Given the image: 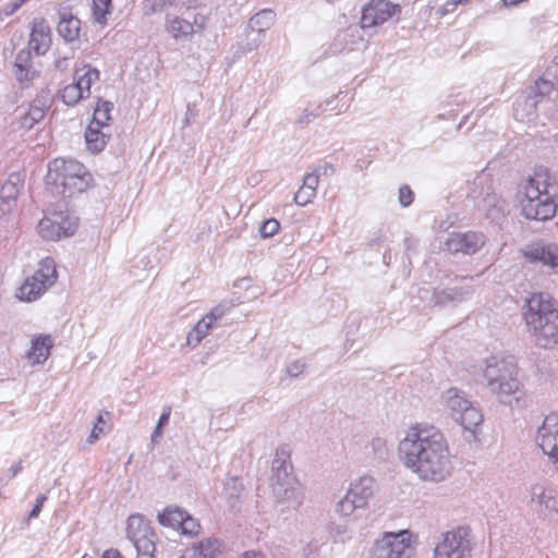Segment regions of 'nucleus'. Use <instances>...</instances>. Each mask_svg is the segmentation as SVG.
Instances as JSON below:
<instances>
[{
    "instance_id": "3",
    "label": "nucleus",
    "mask_w": 558,
    "mask_h": 558,
    "mask_svg": "<svg viewBox=\"0 0 558 558\" xmlns=\"http://www.w3.org/2000/svg\"><path fill=\"white\" fill-rule=\"evenodd\" d=\"M524 318L538 347L551 349L558 344V310L547 295L533 294L526 303Z\"/></svg>"
},
{
    "instance_id": "22",
    "label": "nucleus",
    "mask_w": 558,
    "mask_h": 558,
    "mask_svg": "<svg viewBox=\"0 0 558 558\" xmlns=\"http://www.w3.org/2000/svg\"><path fill=\"white\" fill-rule=\"evenodd\" d=\"M471 286L445 288L433 292L432 302L435 305H447L449 303H460L466 300L473 293Z\"/></svg>"
},
{
    "instance_id": "36",
    "label": "nucleus",
    "mask_w": 558,
    "mask_h": 558,
    "mask_svg": "<svg viewBox=\"0 0 558 558\" xmlns=\"http://www.w3.org/2000/svg\"><path fill=\"white\" fill-rule=\"evenodd\" d=\"M213 325L205 317H203L194 328L187 333L186 345L195 348L208 335Z\"/></svg>"
},
{
    "instance_id": "10",
    "label": "nucleus",
    "mask_w": 558,
    "mask_h": 558,
    "mask_svg": "<svg viewBox=\"0 0 558 558\" xmlns=\"http://www.w3.org/2000/svg\"><path fill=\"white\" fill-rule=\"evenodd\" d=\"M76 229L77 218L62 211L45 216L37 226L40 236L47 240L71 236Z\"/></svg>"
},
{
    "instance_id": "8",
    "label": "nucleus",
    "mask_w": 558,
    "mask_h": 558,
    "mask_svg": "<svg viewBox=\"0 0 558 558\" xmlns=\"http://www.w3.org/2000/svg\"><path fill=\"white\" fill-rule=\"evenodd\" d=\"M410 533L387 532L369 549L368 558H411Z\"/></svg>"
},
{
    "instance_id": "60",
    "label": "nucleus",
    "mask_w": 558,
    "mask_h": 558,
    "mask_svg": "<svg viewBox=\"0 0 558 558\" xmlns=\"http://www.w3.org/2000/svg\"><path fill=\"white\" fill-rule=\"evenodd\" d=\"M241 558H266V557L259 551L250 550V551H245L241 556Z\"/></svg>"
},
{
    "instance_id": "39",
    "label": "nucleus",
    "mask_w": 558,
    "mask_h": 558,
    "mask_svg": "<svg viewBox=\"0 0 558 558\" xmlns=\"http://www.w3.org/2000/svg\"><path fill=\"white\" fill-rule=\"evenodd\" d=\"M181 0H144L143 10L145 14L166 12L171 8H177Z\"/></svg>"
},
{
    "instance_id": "26",
    "label": "nucleus",
    "mask_w": 558,
    "mask_h": 558,
    "mask_svg": "<svg viewBox=\"0 0 558 558\" xmlns=\"http://www.w3.org/2000/svg\"><path fill=\"white\" fill-rule=\"evenodd\" d=\"M46 114V106L40 99H35L26 111L20 113L19 120L21 128L31 130L36 123L41 121Z\"/></svg>"
},
{
    "instance_id": "18",
    "label": "nucleus",
    "mask_w": 558,
    "mask_h": 558,
    "mask_svg": "<svg viewBox=\"0 0 558 558\" xmlns=\"http://www.w3.org/2000/svg\"><path fill=\"white\" fill-rule=\"evenodd\" d=\"M51 45V29L44 19H35L28 40V49L37 56H44Z\"/></svg>"
},
{
    "instance_id": "59",
    "label": "nucleus",
    "mask_w": 558,
    "mask_h": 558,
    "mask_svg": "<svg viewBox=\"0 0 558 558\" xmlns=\"http://www.w3.org/2000/svg\"><path fill=\"white\" fill-rule=\"evenodd\" d=\"M162 428L163 427H159V425H156V427L151 434V437H150L151 442L156 444L159 441V438H161V436H162Z\"/></svg>"
},
{
    "instance_id": "63",
    "label": "nucleus",
    "mask_w": 558,
    "mask_h": 558,
    "mask_svg": "<svg viewBox=\"0 0 558 558\" xmlns=\"http://www.w3.org/2000/svg\"><path fill=\"white\" fill-rule=\"evenodd\" d=\"M469 0H450L449 1V4L452 7V8H456L458 4L460 3H464V2H468Z\"/></svg>"
},
{
    "instance_id": "48",
    "label": "nucleus",
    "mask_w": 558,
    "mask_h": 558,
    "mask_svg": "<svg viewBox=\"0 0 558 558\" xmlns=\"http://www.w3.org/2000/svg\"><path fill=\"white\" fill-rule=\"evenodd\" d=\"M399 202L402 206H409L413 202V192L408 185H403L399 190Z\"/></svg>"
},
{
    "instance_id": "53",
    "label": "nucleus",
    "mask_w": 558,
    "mask_h": 558,
    "mask_svg": "<svg viewBox=\"0 0 558 558\" xmlns=\"http://www.w3.org/2000/svg\"><path fill=\"white\" fill-rule=\"evenodd\" d=\"M331 534L333 537H337L339 541L343 542L345 537H348L347 526L338 524L331 527Z\"/></svg>"
},
{
    "instance_id": "25",
    "label": "nucleus",
    "mask_w": 558,
    "mask_h": 558,
    "mask_svg": "<svg viewBox=\"0 0 558 558\" xmlns=\"http://www.w3.org/2000/svg\"><path fill=\"white\" fill-rule=\"evenodd\" d=\"M374 478L364 475L352 481L347 492L350 494V496L361 501L363 506L367 507L369 499L374 495Z\"/></svg>"
},
{
    "instance_id": "51",
    "label": "nucleus",
    "mask_w": 558,
    "mask_h": 558,
    "mask_svg": "<svg viewBox=\"0 0 558 558\" xmlns=\"http://www.w3.org/2000/svg\"><path fill=\"white\" fill-rule=\"evenodd\" d=\"M318 542H311L303 548V555L305 558H316L315 555L318 551Z\"/></svg>"
},
{
    "instance_id": "64",
    "label": "nucleus",
    "mask_w": 558,
    "mask_h": 558,
    "mask_svg": "<svg viewBox=\"0 0 558 558\" xmlns=\"http://www.w3.org/2000/svg\"><path fill=\"white\" fill-rule=\"evenodd\" d=\"M82 558H93V557L85 554Z\"/></svg>"
},
{
    "instance_id": "1",
    "label": "nucleus",
    "mask_w": 558,
    "mask_h": 558,
    "mask_svg": "<svg viewBox=\"0 0 558 558\" xmlns=\"http://www.w3.org/2000/svg\"><path fill=\"white\" fill-rule=\"evenodd\" d=\"M399 453L404 466L422 482L439 484L454 469L448 440L433 425L410 427L399 444Z\"/></svg>"
},
{
    "instance_id": "44",
    "label": "nucleus",
    "mask_w": 558,
    "mask_h": 558,
    "mask_svg": "<svg viewBox=\"0 0 558 558\" xmlns=\"http://www.w3.org/2000/svg\"><path fill=\"white\" fill-rule=\"evenodd\" d=\"M231 305L220 303L215 306L207 315L204 317L210 322L211 325L215 324L216 320L220 319L225 316V314L230 310Z\"/></svg>"
},
{
    "instance_id": "46",
    "label": "nucleus",
    "mask_w": 558,
    "mask_h": 558,
    "mask_svg": "<svg viewBox=\"0 0 558 558\" xmlns=\"http://www.w3.org/2000/svg\"><path fill=\"white\" fill-rule=\"evenodd\" d=\"M279 230V222L276 219H268L264 221L260 227V234L263 238H269L276 234Z\"/></svg>"
},
{
    "instance_id": "58",
    "label": "nucleus",
    "mask_w": 558,
    "mask_h": 558,
    "mask_svg": "<svg viewBox=\"0 0 558 558\" xmlns=\"http://www.w3.org/2000/svg\"><path fill=\"white\" fill-rule=\"evenodd\" d=\"M101 558H124L118 549L110 548L102 553Z\"/></svg>"
},
{
    "instance_id": "24",
    "label": "nucleus",
    "mask_w": 558,
    "mask_h": 558,
    "mask_svg": "<svg viewBox=\"0 0 558 558\" xmlns=\"http://www.w3.org/2000/svg\"><path fill=\"white\" fill-rule=\"evenodd\" d=\"M14 70L16 80L22 84H28L38 75V72L33 68L32 64L31 49H22L16 54Z\"/></svg>"
},
{
    "instance_id": "23",
    "label": "nucleus",
    "mask_w": 558,
    "mask_h": 558,
    "mask_svg": "<svg viewBox=\"0 0 558 558\" xmlns=\"http://www.w3.org/2000/svg\"><path fill=\"white\" fill-rule=\"evenodd\" d=\"M53 347V340L50 335H39L32 341L29 351L26 359L29 364L36 365L44 363L50 355V350Z\"/></svg>"
},
{
    "instance_id": "9",
    "label": "nucleus",
    "mask_w": 558,
    "mask_h": 558,
    "mask_svg": "<svg viewBox=\"0 0 558 558\" xmlns=\"http://www.w3.org/2000/svg\"><path fill=\"white\" fill-rule=\"evenodd\" d=\"M484 181V177H477L474 184L476 186H483ZM471 196L475 201L476 208L494 222H499L508 213L507 202L497 195L489 186H487L485 191L484 187H482L481 192L473 190Z\"/></svg>"
},
{
    "instance_id": "52",
    "label": "nucleus",
    "mask_w": 558,
    "mask_h": 558,
    "mask_svg": "<svg viewBox=\"0 0 558 558\" xmlns=\"http://www.w3.org/2000/svg\"><path fill=\"white\" fill-rule=\"evenodd\" d=\"M21 7L22 3L19 0H14L2 8L1 13L5 16H10L14 14Z\"/></svg>"
},
{
    "instance_id": "4",
    "label": "nucleus",
    "mask_w": 558,
    "mask_h": 558,
    "mask_svg": "<svg viewBox=\"0 0 558 558\" xmlns=\"http://www.w3.org/2000/svg\"><path fill=\"white\" fill-rule=\"evenodd\" d=\"M47 182L56 185L63 197H72L87 190L92 180L83 163L57 158L49 165Z\"/></svg>"
},
{
    "instance_id": "21",
    "label": "nucleus",
    "mask_w": 558,
    "mask_h": 558,
    "mask_svg": "<svg viewBox=\"0 0 558 558\" xmlns=\"http://www.w3.org/2000/svg\"><path fill=\"white\" fill-rule=\"evenodd\" d=\"M222 551L223 544L219 539L208 538L186 548L180 558H220Z\"/></svg>"
},
{
    "instance_id": "20",
    "label": "nucleus",
    "mask_w": 558,
    "mask_h": 558,
    "mask_svg": "<svg viewBox=\"0 0 558 558\" xmlns=\"http://www.w3.org/2000/svg\"><path fill=\"white\" fill-rule=\"evenodd\" d=\"M272 496L282 512L296 510L303 502V494L298 483L287 487H277V490H272Z\"/></svg>"
},
{
    "instance_id": "55",
    "label": "nucleus",
    "mask_w": 558,
    "mask_h": 558,
    "mask_svg": "<svg viewBox=\"0 0 558 558\" xmlns=\"http://www.w3.org/2000/svg\"><path fill=\"white\" fill-rule=\"evenodd\" d=\"M170 415H171V407H166L163 409L161 415L159 416L157 425H159V427H165L169 423Z\"/></svg>"
},
{
    "instance_id": "47",
    "label": "nucleus",
    "mask_w": 558,
    "mask_h": 558,
    "mask_svg": "<svg viewBox=\"0 0 558 558\" xmlns=\"http://www.w3.org/2000/svg\"><path fill=\"white\" fill-rule=\"evenodd\" d=\"M319 182V175L316 172L307 173L303 179V185L307 191H312L316 195V190Z\"/></svg>"
},
{
    "instance_id": "2",
    "label": "nucleus",
    "mask_w": 558,
    "mask_h": 558,
    "mask_svg": "<svg viewBox=\"0 0 558 558\" xmlns=\"http://www.w3.org/2000/svg\"><path fill=\"white\" fill-rule=\"evenodd\" d=\"M521 214L530 220H550L558 207V182L547 168H537L521 187Z\"/></svg>"
},
{
    "instance_id": "29",
    "label": "nucleus",
    "mask_w": 558,
    "mask_h": 558,
    "mask_svg": "<svg viewBox=\"0 0 558 558\" xmlns=\"http://www.w3.org/2000/svg\"><path fill=\"white\" fill-rule=\"evenodd\" d=\"M109 138V134H107L102 128L90 126L88 125L85 132V141L86 146L89 151L97 154L101 151Z\"/></svg>"
},
{
    "instance_id": "11",
    "label": "nucleus",
    "mask_w": 558,
    "mask_h": 558,
    "mask_svg": "<svg viewBox=\"0 0 558 558\" xmlns=\"http://www.w3.org/2000/svg\"><path fill=\"white\" fill-rule=\"evenodd\" d=\"M519 369L513 356L494 355L485 361L483 377L487 384H509L519 380Z\"/></svg>"
},
{
    "instance_id": "42",
    "label": "nucleus",
    "mask_w": 558,
    "mask_h": 558,
    "mask_svg": "<svg viewBox=\"0 0 558 558\" xmlns=\"http://www.w3.org/2000/svg\"><path fill=\"white\" fill-rule=\"evenodd\" d=\"M111 3L106 0H93V15L95 22L106 23V16L110 13Z\"/></svg>"
},
{
    "instance_id": "57",
    "label": "nucleus",
    "mask_w": 558,
    "mask_h": 558,
    "mask_svg": "<svg viewBox=\"0 0 558 558\" xmlns=\"http://www.w3.org/2000/svg\"><path fill=\"white\" fill-rule=\"evenodd\" d=\"M68 65H69L68 57L58 58L54 61V68L61 72H64L68 69Z\"/></svg>"
},
{
    "instance_id": "50",
    "label": "nucleus",
    "mask_w": 558,
    "mask_h": 558,
    "mask_svg": "<svg viewBox=\"0 0 558 558\" xmlns=\"http://www.w3.org/2000/svg\"><path fill=\"white\" fill-rule=\"evenodd\" d=\"M46 499H47V497L45 495H39L37 497L36 504L34 506V508L32 509V511L29 512V515H28L29 519H36L39 515Z\"/></svg>"
},
{
    "instance_id": "17",
    "label": "nucleus",
    "mask_w": 558,
    "mask_h": 558,
    "mask_svg": "<svg viewBox=\"0 0 558 558\" xmlns=\"http://www.w3.org/2000/svg\"><path fill=\"white\" fill-rule=\"evenodd\" d=\"M398 9L399 5L387 0H372L362 12L361 27L369 28L383 24L389 20Z\"/></svg>"
},
{
    "instance_id": "45",
    "label": "nucleus",
    "mask_w": 558,
    "mask_h": 558,
    "mask_svg": "<svg viewBox=\"0 0 558 558\" xmlns=\"http://www.w3.org/2000/svg\"><path fill=\"white\" fill-rule=\"evenodd\" d=\"M315 195L312 191H307V189L301 186L294 195V203L299 206H305L311 203Z\"/></svg>"
},
{
    "instance_id": "54",
    "label": "nucleus",
    "mask_w": 558,
    "mask_h": 558,
    "mask_svg": "<svg viewBox=\"0 0 558 558\" xmlns=\"http://www.w3.org/2000/svg\"><path fill=\"white\" fill-rule=\"evenodd\" d=\"M22 461H17L11 465L10 469L7 471V477L8 480H12L21 471H22Z\"/></svg>"
},
{
    "instance_id": "41",
    "label": "nucleus",
    "mask_w": 558,
    "mask_h": 558,
    "mask_svg": "<svg viewBox=\"0 0 558 558\" xmlns=\"http://www.w3.org/2000/svg\"><path fill=\"white\" fill-rule=\"evenodd\" d=\"M61 97L68 106H75L80 100L86 98L75 83L66 85L62 90Z\"/></svg>"
},
{
    "instance_id": "6",
    "label": "nucleus",
    "mask_w": 558,
    "mask_h": 558,
    "mask_svg": "<svg viewBox=\"0 0 558 558\" xmlns=\"http://www.w3.org/2000/svg\"><path fill=\"white\" fill-rule=\"evenodd\" d=\"M58 279L56 263L51 257L39 262L37 270L25 279L16 296L21 301L32 302L41 296Z\"/></svg>"
},
{
    "instance_id": "12",
    "label": "nucleus",
    "mask_w": 558,
    "mask_h": 558,
    "mask_svg": "<svg viewBox=\"0 0 558 558\" xmlns=\"http://www.w3.org/2000/svg\"><path fill=\"white\" fill-rule=\"evenodd\" d=\"M126 532L137 554L150 557L154 555L156 549L155 534L142 515L134 514L129 518Z\"/></svg>"
},
{
    "instance_id": "31",
    "label": "nucleus",
    "mask_w": 558,
    "mask_h": 558,
    "mask_svg": "<svg viewBox=\"0 0 558 558\" xmlns=\"http://www.w3.org/2000/svg\"><path fill=\"white\" fill-rule=\"evenodd\" d=\"M82 71L83 74H78V71L75 73L76 82L78 89L84 94L87 98L90 95V87L94 83L99 80V71L90 65H85Z\"/></svg>"
},
{
    "instance_id": "13",
    "label": "nucleus",
    "mask_w": 558,
    "mask_h": 558,
    "mask_svg": "<svg viewBox=\"0 0 558 558\" xmlns=\"http://www.w3.org/2000/svg\"><path fill=\"white\" fill-rule=\"evenodd\" d=\"M536 441L558 470V413H551L544 418L537 430Z\"/></svg>"
},
{
    "instance_id": "49",
    "label": "nucleus",
    "mask_w": 558,
    "mask_h": 558,
    "mask_svg": "<svg viewBox=\"0 0 558 558\" xmlns=\"http://www.w3.org/2000/svg\"><path fill=\"white\" fill-rule=\"evenodd\" d=\"M304 371V364L295 362L287 367V374L291 379L296 378Z\"/></svg>"
},
{
    "instance_id": "38",
    "label": "nucleus",
    "mask_w": 558,
    "mask_h": 558,
    "mask_svg": "<svg viewBox=\"0 0 558 558\" xmlns=\"http://www.w3.org/2000/svg\"><path fill=\"white\" fill-rule=\"evenodd\" d=\"M275 20V13L271 10H262L250 19L248 25L258 33L269 28Z\"/></svg>"
},
{
    "instance_id": "33",
    "label": "nucleus",
    "mask_w": 558,
    "mask_h": 558,
    "mask_svg": "<svg viewBox=\"0 0 558 558\" xmlns=\"http://www.w3.org/2000/svg\"><path fill=\"white\" fill-rule=\"evenodd\" d=\"M493 393L496 396L499 402L510 407H512L514 403H518L524 395L519 386H495Z\"/></svg>"
},
{
    "instance_id": "28",
    "label": "nucleus",
    "mask_w": 558,
    "mask_h": 558,
    "mask_svg": "<svg viewBox=\"0 0 558 558\" xmlns=\"http://www.w3.org/2000/svg\"><path fill=\"white\" fill-rule=\"evenodd\" d=\"M167 32L175 39L187 38L194 33V26L186 20L178 16H167Z\"/></svg>"
},
{
    "instance_id": "62",
    "label": "nucleus",
    "mask_w": 558,
    "mask_h": 558,
    "mask_svg": "<svg viewBox=\"0 0 558 558\" xmlns=\"http://www.w3.org/2000/svg\"><path fill=\"white\" fill-rule=\"evenodd\" d=\"M371 445H372V447H373L374 449H376V448H380V447L383 446V441H381V439H380V438H376V439H373V440H372V444H371Z\"/></svg>"
},
{
    "instance_id": "32",
    "label": "nucleus",
    "mask_w": 558,
    "mask_h": 558,
    "mask_svg": "<svg viewBox=\"0 0 558 558\" xmlns=\"http://www.w3.org/2000/svg\"><path fill=\"white\" fill-rule=\"evenodd\" d=\"M553 90V84L546 80H538L535 82L534 86L531 87L530 93L525 96L524 104L529 107L527 114L532 113V110L536 109L537 106V96L548 95Z\"/></svg>"
},
{
    "instance_id": "30",
    "label": "nucleus",
    "mask_w": 558,
    "mask_h": 558,
    "mask_svg": "<svg viewBox=\"0 0 558 558\" xmlns=\"http://www.w3.org/2000/svg\"><path fill=\"white\" fill-rule=\"evenodd\" d=\"M58 33L66 41H73L78 38L81 31V21L75 16H63L57 26Z\"/></svg>"
},
{
    "instance_id": "37",
    "label": "nucleus",
    "mask_w": 558,
    "mask_h": 558,
    "mask_svg": "<svg viewBox=\"0 0 558 558\" xmlns=\"http://www.w3.org/2000/svg\"><path fill=\"white\" fill-rule=\"evenodd\" d=\"M366 506H363L361 501L350 496L347 492L345 495L337 502L336 511L344 518L352 517L355 511L360 509H365Z\"/></svg>"
},
{
    "instance_id": "19",
    "label": "nucleus",
    "mask_w": 558,
    "mask_h": 558,
    "mask_svg": "<svg viewBox=\"0 0 558 558\" xmlns=\"http://www.w3.org/2000/svg\"><path fill=\"white\" fill-rule=\"evenodd\" d=\"M24 186V175L21 172L9 174L0 189V210L10 213L15 204L16 197Z\"/></svg>"
},
{
    "instance_id": "40",
    "label": "nucleus",
    "mask_w": 558,
    "mask_h": 558,
    "mask_svg": "<svg viewBox=\"0 0 558 558\" xmlns=\"http://www.w3.org/2000/svg\"><path fill=\"white\" fill-rule=\"evenodd\" d=\"M110 420V413L109 412H100L96 418V422L93 425V428L90 430V434L87 438L88 444H94L97 441L102 435L108 426V421Z\"/></svg>"
},
{
    "instance_id": "15",
    "label": "nucleus",
    "mask_w": 558,
    "mask_h": 558,
    "mask_svg": "<svg viewBox=\"0 0 558 558\" xmlns=\"http://www.w3.org/2000/svg\"><path fill=\"white\" fill-rule=\"evenodd\" d=\"M272 475L270 477L271 492L277 490V487H287L294 485L296 482L295 476L292 473V464L290 462V454L284 448H278L276 450L275 458L272 460Z\"/></svg>"
},
{
    "instance_id": "16",
    "label": "nucleus",
    "mask_w": 558,
    "mask_h": 558,
    "mask_svg": "<svg viewBox=\"0 0 558 558\" xmlns=\"http://www.w3.org/2000/svg\"><path fill=\"white\" fill-rule=\"evenodd\" d=\"M485 240L483 233L472 231L464 233L454 232L448 236L445 245L450 253L472 255L485 244Z\"/></svg>"
},
{
    "instance_id": "7",
    "label": "nucleus",
    "mask_w": 558,
    "mask_h": 558,
    "mask_svg": "<svg viewBox=\"0 0 558 558\" xmlns=\"http://www.w3.org/2000/svg\"><path fill=\"white\" fill-rule=\"evenodd\" d=\"M471 550L470 530L459 526L441 535L434 548V558H466Z\"/></svg>"
},
{
    "instance_id": "5",
    "label": "nucleus",
    "mask_w": 558,
    "mask_h": 558,
    "mask_svg": "<svg viewBox=\"0 0 558 558\" xmlns=\"http://www.w3.org/2000/svg\"><path fill=\"white\" fill-rule=\"evenodd\" d=\"M445 401L463 427L464 438L468 441L478 440L484 422L482 411L456 387H451L445 392Z\"/></svg>"
},
{
    "instance_id": "27",
    "label": "nucleus",
    "mask_w": 558,
    "mask_h": 558,
    "mask_svg": "<svg viewBox=\"0 0 558 558\" xmlns=\"http://www.w3.org/2000/svg\"><path fill=\"white\" fill-rule=\"evenodd\" d=\"M531 257L550 267L558 266V246L556 244L538 245L531 250Z\"/></svg>"
},
{
    "instance_id": "43",
    "label": "nucleus",
    "mask_w": 558,
    "mask_h": 558,
    "mask_svg": "<svg viewBox=\"0 0 558 558\" xmlns=\"http://www.w3.org/2000/svg\"><path fill=\"white\" fill-rule=\"evenodd\" d=\"M201 525L196 519L192 518L189 513L185 512V518H183L180 531L182 534L187 536L196 535L199 532Z\"/></svg>"
},
{
    "instance_id": "35",
    "label": "nucleus",
    "mask_w": 558,
    "mask_h": 558,
    "mask_svg": "<svg viewBox=\"0 0 558 558\" xmlns=\"http://www.w3.org/2000/svg\"><path fill=\"white\" fill-rule=\"evenodd\" d=\"M112 109L113 105L110 101H102L99 99L97 107L95 108L93 119L88 125L102 129L107 128Z\"/></svg>"
},
{
    "instance_id": "14",
    "label": "nucleus",
    "mask_w": 558,
    "mask_h": 558,
    "mask_svg": "<svg viewBox=\"0 0 558 558\" xmlns=\"http://www.w3.org/2000/svg\"><path fill=\"white\" fill-rule=\"evenodd\" d=\"M530 501L541 514L551 521L558 520V496L555 488L541 483L532 485Z\"/></svg>"
},
{
    "instance_id": "61",
    "label": "nucleus",
    "mask_w": 558,
    "mask_h": 558,
    "mask_svg": "<svg viewBox=\"0 0 558 558\" xmlns=\"http://www.w3.org/2000/svg\"><path fill=\"white\" fill-rule=\"evenodd\" d=\"M456 8H452L450 4H449V1L442 5L440 9H439V14L440 15H446L447 13L453 11Z\"/></svg>"
},
{
    "instance_id": "34",
    "label": "nucleus",
    "mask_w": 558,
    "mask_h": 558,
    "mask_svg": "<svg viewBox=\"0 0 558 558\" xmlns=\"http://www.w3.org/2000/svg\"><path fill=\"white\" fill-rule=\"evenodd\" d=\"M185 511L178 507H167L161 513L158 514V522L174 530H180Z\"/></svg>"
},
{
    "instance_id": "56",
    "label": "nucleus",
    "mask_w": 558,
    "mask_h": 558,
    "mask_svg": "<svg viewBox=\"0 0 558 558\" xmlns=\"http://www.w3.org/2000/svg\"><path fill=\"white\" fill-rule=\"evenodd\" d=\"M314 172L318 173V175H330L335 173V168L332 165L326 163L322 167L316 168Z\"/></svg>"
}]
</instances>
